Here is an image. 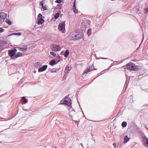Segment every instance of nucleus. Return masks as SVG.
I'll use <instances>...</instances> for the list:
<instances>
[{
	"label": "nucleus",
	"mask_w": 148,
	"mask_h": 148,
	"mask_svg": "<svg viewBox=\"0 0 148 148\" xmlns=\"http://www.w3.org/2000/svg\"><path fill=\"white\" fill-rule=\"evenodd\" d=\"M0 43L3 45H5L7 43V42L6 41H1Z\"/></svg>",
	"instance_id": "c756f323"
},
{
	"label": "nucleus",
	"mask_w": 148,
	"mask_h": 148,
	"mask_svg": "<svg viewBox=\"0 0 148 148\" xmlns=\"http://www.w3.org/2000/svg\"><path fill=\"white\" fill-rule=\"evenodd\" d=\"M72 110L73 111V112H75V111H74L73 109H72Z\"/></svg>",
	"instance_id": "79ce46f5"
},
{
	"label": "nucleus",
	"mask_w": 148,
	"mask_h": 148,
	"mask_svg": "<svg viewBox=\"0 0 148 148\" xmlns=\"http://www.w3.org/2000/svg\"><path fill=\"white\" fill-rule=\"evenodd\" d=\"M27 99H25V100H23V103L25 104V103H26L27 102Z\"/></svg>",
	"instance_id": "f704fd0d"
},
{
	"label": "nucleus",
	"mask_w": 148,
	"mask_h": 148,
	"mask_svg": "<svg viewBox=\"0 0 148 148\" xmlns=\"http://www.w3.org/2000/svg\"><path fill=\"white\" fill-rule=\"evenodd\" d=\"M142 138L144 145L148 147V138L145 136L143 137Z\"/></svg>",
	"instance_id": "1a4fd4ad"
},
{
	"label": "nucleus",
	"mask_w": 148,
	"mask_h": 148,
	"mask_svg": "<svg viewBox=\"0 0 148 148\" xmlns=\"http://www.w3.org/2000/svg\"><path fill=\"white\" fill-rule=\"evenodd\" d=\"M7 14L3 12L0 13V24L3 23L6 17Z\"/></svg>",
	"instance_id": "423d86ee"
},
{
	"label": "nucleus",
	"mask_w": 148,
	"mask_h": 148,
	"mask_svg": "<svg viewBox=\"0 0 148 148\" xmlns=\"http://www.w3.org/2000/svg\"><path fill=\"white\" fill-rule=\"evenodd\" d=\"M47 67V65H44L38 69L39 72H41L45 70Z\"/></svg>",
	"instance_id": "9d476101"
},
{
	"label": "nucleus",
	"mask_w": 148,
	"mask_h": 148,
	"mask_svg": "<svg viewBox=\"0 0 148 148\" xmlns=\"http://www.w3.org/2000/svg\"><path fill=\"white\" fill-rule=\"evenodd\" d=\"M146 92H148V91H147V89H146Z\"/></svg>",
	"instance_id": "a19ab883"
},
{
	"label": "nucleus",
	"mask_w": 148,
	"mask_h": 148,
	"mask_svg": "<svg viewBox=\"0 0 148 148\" xmlns=\"http://www.w3.org/2000/svg\"><path fill=\"white\" fill-rule=\"evenodd\" d=\"M111 0V1H114V0Z\"/></svg>",
	"instance_id": "a18cd8bd"
},
{
	"label": "nucleus",
	"mask_w": 148,
	"mask_h": 148,
	"mask_svg": "<svg viewBox=\"0 0 148 148\" xmlns=\"http://www.w3.org/2000/svg\"><path fill=\"white\" fill-rule=\"evenodd\" d=\"M41 18H38L37 19V24L39 25L42 24L45 21L44 20Z\"/></svg>",
	"instance_id": "9b49d317"
},
{
	"label": "nucleus",
	"mask_w": 148,
	"mask_h": 148,
	"mask_svg": "<svg viewBox=\"0 0 148 148\" xmlns=\"http://www.w3.org/2000/svg\"><path fill=\"white\" fill-rule=\"evenodd\" d=\"M145 72H144V71H143V72H139V75H138L137 76H139L140 75H144L145 74Z\"/></svg>",
	"instance_id": "c85d7f7f"
},
{
	"label": "nucleus",
	"mask_w": 148,
	"mask_h": 148,
	"mask_svg": "<svg viewBox=\"0 0 148 148\" xmlns=\"http://www.w3.org/2000/svg\"><path fill=\"white\" fill-rule=\"evenodd\" d=\"M6 22L9 25H11L12 24L11 21L8 19H6Z\"/></svg>",
	"instance_id": "412c9836"
},
{
	"label": "nucleus",
	"mask_w": 148,
	"mask_h": 148,
	"mask_svg": "<svg viewBox=\"0 0 148 148\" xmlns=\"http://www.w3.org/2000/svg\"><path fill=\"white\" fill-rule=\"evenodd\" d=\"M71 112H69V114H71Z\"/></svg>",
	"instance_id": "37998d69"
},
{
	"label": "nucleus",
	"mask_w": 148,
	"mask_h": 148,
	"mask_svg": "<svg viewBox=\"0 0 148 148\" xmlns=\"http://www.w3.org/2000/svg\"><path fill=\"white\" fill-rule=\"evenodd\" d=\"M40 17H41V18H45L44 16H42V14H41L40 13L38 14V18H39Z\"/></svg>",
	"instance_id": "473e14b6"
},
{
	"label": "nucleus",
	"mask_w": 148,
	"mask_h": 148,
	"mask_svg": "<svg viewBox=\"0 0 148 148\" xmlns=\"http://www.w3.org/2000/svg\"><path fill=\"white\" fill-rule=\"evenodd\" d=\"M12 34L13 35H19L20 36L21 35V33L20 32H18V33H14Z\"/></svg>",
	"instance_id": "7c9ffc66"
},
{
	"label": "nucleus",
	"mask_w": 148,
	"mask_h": 148,
	"mask_svg": "<svg viewBox=\"0 0 148 148\" xmlns=\"http://www.w3.org/2000/svg\"><path fill=\"white\" fill-rule=\"evenodd\" d=\"M71 99L67 96H66L64 100L60 101V104H64L69 106L71 104Z\"/></svg>",
	"instance_id": "20e7f679"
},
{
	"label": "nucleus",
	"mask_w": 148,
	"mask_h": 148,
	"mask_svg": "<svg viewBox=\"0 0 148 148\" xmlns=\"http://www.w3.org/2000/svg\"><path fill=\"white\" fill-rule=\"evenodd\" d=\"M4 30L3 28L0 27V33L3 32Z\"/></svg>",
	"instance_id": "c9c22d12"
},
{
	"label": "nucleus",
	"mask_w": 148,
	"mask_h": 148,
	"mask_svg": "<svg viewBox=\"0 0 148 148\" xmlns=\"http://www.w3.org/2000/svg\"><path fill=\"white\" fill-rule=\"evenodd\" d=\"M22 99L23 100H25V97H22Z\"/></svg>",
	"instance_id": "4c0bfd02"
},
{
	"label": "nucleus",
	"mask_w": 148,
	"mask_h": 148,
	"mask_svg": "<svg viewBox=\"0 0 148 148\" xmlns=\"http://www.w3.org/2000/svg\"><path fill=\"white\" fill-rule=\"evenodd\" d=\"M89 68H88L87 69L85 70L82 73L84 75L85 74H87L89 72H90L94 70H96L97 69H95L93 66V64H90V63H89L88 65Z\"/></svg>",
	"instance_id": "39448f33"
},
{
	"label": "nucleus",
	"mask_w": 148,
	"mask_h": 148,
	"mask_svg": "<svg viewBox=\"0 0 148 148\" xmlns=\"http://www.w3.org/2000/svg\"><path fill=\"white\" fill-rule=\"evenodd\" d=\"M60 69V67L59 68H54L51 70V73H56Z\"/></svg>",
	"instance_id": "ddd939ff"
},
{
	"label": "nucleus",
	"mask_w": 148,
	"mask_h": 148,
	"mask_svg": "<svg viewBox=\"0 0 148 148\" xmlns=\"http://www.w3.org/2000/svg\"><path fill=\"white\" fill-rule=\"evenodd\" d=\"M3 49H4V46L3 45H0V53Z\"/></svg>",
	"instance_id": "a878e982"
},
{
	"label": "nucleus",
	"mask_w": 148,
	"mask_h": 148,
	"mask_svg": "<svg viewBox=\"0 0 148 148\" xmlns=\"http://www.w3.org/2000/svg\"><path fill=\"white\" fill-rule=\"evenodd\" d=\"M127 125V123L125 121H123L121 124V126L123 127H126Z\"/></svg>",
	"instance_id": "6ab92c4d"
},
{
	"label": "nucleus",
	"mask_w": 148,
	"mask_h": 148,
	"mask_svg": "<svg viewBox=\"0 0 148 148\" xmlns=\"http://www.w3.org/2000/svg\"><path fill=\"white\" fill-rule=\"evenodd\" d=\"M65 21H62L60 23L58 26V29L60 31H62L65 28Z\"/></svg>",
	"instance_id": "0eeeda50"
},
{
	"label": "nucleus",
	"mask_w": 148,
	"mask_h": 148,
	"mask_svg": "<svg viewBox=\"0 0 148 148\" xmlns=\"http://www.w3.org/2000/svg\"><path fill=\"white\" fill-rule=\"evenodd\" d=\"M55 148H57V147H55Z\"/></svg>",
	"instance_id": "c03bdc74"
},
{
	"label": "nucleus",
	"mask_w": 148,
	"mask_h": 148,
	"mask_svg": "<svg viewBox=\"0 0 148 148\" xmlns=\"http://www.w3.org/2000/svg\"><path fill=\"white\" fill-rule=\"evenodd\" d=\"M91 29H89L88 30L87 33L88 36L91 34Z\"/></svg>",
	"instance_id": "5701e85b"
},
{
	"label": "nucleus",
	"mask_w": 148,
	"mask_h": 148,
	"mask_svg": "<svg viewBox=\"0 0 148 148\" xmlns=\"http://www.w3.org/2000/svg\"><path fill=\"white\" fill-rule=\"evenodd\" d=\"M57 62H56V61L54 59H53L50 61L49 62V64L51 66H53L54 65L57 64Z\"/></svg>",
	"instance_id": "f8f14e48"
},
{
	"label": "nucleus",
	"mask_w": 148,
	"mask_h": 148,
	"mask_svg": "<svg viewBox=\"0 0 148 148\" xmlns=\"http://www.w3.org/2000/svg\"><path fill=\"white\" fill-rule=\"evenodd\" d=\"M50 54L51 55H52L54 57H56V54L53 51L50 52Z\"/></svg>",
	"instance_id": "393cba45"
},
{
	"label": "nucleus",
	"mask_w": 148,
	"mask_h": 148,
	"mask_svg": "<svg viewBox=\"0 0 148 148\" xmlns=\"http://www.w3.org/2000/svg\"><path fill=\"white\" fill-rule=\"evenodd\" d=\"M130 140V138L127 137V136H125L124 138V140L123 141V143H127Z\"/></svg>",
	"instance_id": "dca6fc26"
},
{
	"label": "nucleus",
	"mask_w": 148,
	"mask_h": 148,
	"mask_svg": "<svg viewBox=\"0 0 148 148\" xmlns=\"http://www.w3.org/2000/svg\"><path fill=\"white\" fill-rule=\"evenodd\" d=\"M124 69H127L130 71H137L138 68L134 64L132 63H129L126 65L122 67Z\"/></svg>",
	"instance_id": "7ed1b4c3"
},
{
	"label": "nucleus",
	"mask_w": 148,
	"mask_h": 148,
	"mask_svg": "<svg viewBox=\"0 0 148 148\" xmlns=\"http://www.w3.org/2000/svg\"><path fill=\"white\" fill-rule=\"evenodd\" d=\"M42 64L41 62H37L35 63L34 66L35 67L38 68L40 67Z\"/></svg>",
	"instance_id": "a211bd4d"
},
{
	"label": "nucleus",
	"mask_w": 148,
	"mask_h": 148,
	"mask_svg": "<svg viewBox=\"0 0 148 148\" xmlns=\"http://www.w3.org/2000/svg\"><path fill=\"white\" fill-rule=\"evenodd\" d=\"M113 145H114V148H115L116 147V145L114 143L113 144Z\"/></svg>",
	"instance_id": "58836bf2"
},
{
	"label": "nucleus",
	"mask_w": 148,
	"mask_h": 148,
	"mask_svg": "<svg viewBox=\"0 0 148 148\" xmlns=\"http://www.w3.org/2000/svg\"><path fill=\"white\" fill-rule=\"evenodd\" d=\"M75 1L73 3V12H74L75 14H76L77 12V10L76 9V7L75 6Z\"/></svg>",
	"instance_id": "2eb2a0df"
},
{
	"label": "nucleus",
	"mask_w": 148,
	"mask_h": 148,
	"mask_svg": "<svg viewBox=\"0 0 148 148\" xmlns=\"http://www.w3.org/2000/svg\"><path fill=\"white\" fill-rule=\"evenodd\" d=\"M57 6L58 7V8L60 9L61 8L62 6V5L61 4H60L57 5Z\"/></svg>",
	"instance_id": "bb28decb"
},
{
	"label": "nucleus",
	"mask_w": 148,
	"mask_h": 148,
	"mask_svg": "<svg viewBox=\"0 0 148 148\" xmlns=\"http://www.w3.org/2000/svg\"><path fill=\"white\" fill-rule=\"evenodd\" d=\"M69 66H68V65H67L66 66V67L64 71L66 73H68L67 70H68L69 71Z\"/></svg>",
	"instance_id": "4be33fe9"
},
{
	"label": "nucleus",
	"mask_w": 148,
	"mask_h": 148,
	"mask_svg": "<svg viewBox=\"0 0 148 148\" xmlns=\"http://www.w3.org/2000/svg\"><path fill=\"white\" fill-rule=\"evenodd\" d=\"M59 15H60V14L59 13H56L55 15V16H54L55 18L56 19H58L59 16Z\"/></svg>",
	"instance_id": "aec40b11"
},
{
	"label": "nucleus",
	"mask_w": 148,
	"mask_h": 148,
	"mask_svg": "<svg viewBox=\"0 0 148 148\" xmlns=\"http://www.w3.org/2000/svg\"><path fill=\"white\" fill-rule=\"evenodd\" d=\"M17 51V49L14 48L9 50L8 54L12 59L14 60L22 56V53L21 52H18L17 53H16Z\"/></svg>",
	"instance_id": "f03ea898"
},
{
	"label": "nucleus",
	"mask_w": 148,
	"mask_h": 148,
	"mask_svg": "<svg viewBox=\"0 0 148 148\" xmlns=\"http://www.w3.org/2000/svg\"><path fill=\"white\" fill-rule=\"evenodd\" d=\"M148 12V7L144 9V13L146 14Z\"/></svg>",
	"instance_id": "cd10ccee"
},
{
	"label": "nucleus",
	"mask_w": 148,
	"mask_h": 148,
	"mask_svg": "<svg viewBox=\"0 0 148 148\" xmlns=\"http://www.w3.org/2000/svg\"><path fill=\"white\" fill-rule=\"evenodd\" d=\"M43 1H42L40 2V5L42 7H43L44 5L43 3Z\"/></svg>",
	"instance_id": "72a5a7b5"
},
{
	"label": "nucleus",
	"mask_w": 148,
	"mask_h": 148,
	"mask_svg": "<svg viewBox=\"0 0 148 148\" xmlns=\"http://www.w3.org/2000/svg\"><path fill=\"white\" fill-rule=\"evenodd\" d=\"M60 56H59L58 58L59 59V60H58V61L57 62V63H58L59 62H60V60H61V59L60 58Z\"/></svg>",
	"instance_id": "e433bc0d"
},
{
	"label": "nucleus",
	"mask_w": 148,
	"mask_h": 148,
	"mask_svg": "<svg viewBox=\"0 0 148 148\" xmlns=\"http://www.w3.org/2000/svg\"><path fill=\"white\" fill-rule=\"evenodd\" d=\"M62 2V0H56V2L58 3H60Z\"/></svg>",
	"instance_id": "2f4dec72"
},
{
	"label": "nucleus",
	"mask_w": 148,
	"mask_h": 148,
	"mask_svg": "<svg viewBox=\"0 0 148 148\" xmlns=\"http://www.w3.org/2000/svg\"><path fill=\"white\" fill-rule=\"evenodd\" d=\"M19 48L23 52H25L26 51L27 49V46H25L23 47H20Z\"/></svg>",
	"instance_id": "4468645a"
},
{
	"label": "nucleus",
	"mask_w": 148,
	"mask_h": 148,
	"mask_svg": "<svg viewBox=\"0 0 148 148\" xmlns=\"http://www.w3.org/2000/svg\"><path fill=\"white\" fill-rule=\"evenodd\" d=\"M69 53V51L68 49H66L64 53V56L65 58H67Z\"/></svg>",
	"instance_id": "f3484780"
},
{
	"label": "nucleus",
	"mask_w": 148,
	"mask_h": 148,
	"mask_svg": "<svg viewBox=\"0 0 148 148\" xmlns=\"http://www.w3.org/2000/svg\"><path fill=\"white\" fill-rule=\"evenodd\" d=\"M102 59H105V60L108 59V58H102Z\"/></svg>",
	"instance_id": "ea45409f"
},
{
	"label": "nucleus",
	"mask_w": 148,
	"mask_h": 148,
	"mask_svg": "<svg viewBox=\"0 0 148 148\" xmlns=\"http://www.w3.org/2000/svg\"><path fill=\"white\" fill-rule=\"evenodd\" d=\"M52 50L55 51H58L61 49L60 47L56 44L53 45V48H52Z\"/></svg>",
	"instance_id": "6e6552de"
},
{
	"label": "nucleus",
	"mask_w": 148,
	"mask_h": 148,
	"mask_svg": "<svg viewBox=\"0 0 148 148\" xmlns=\"http://www.w3.org/2000/svg\"><path fill=\"white\" fill-rule=\"evenodd\" d=\"M41 10L42 11H44L47 10V8L45 6L43 5V7H42Z\"/></svg>",
	"instance_id": "b1692460"
},
{
	"label": "nucleus",
	"mask_w": 148,
	"mask_h": 148,
	"mask_svg": "<svg viewBox=\"0 0 148 148\" xmlns=\"http://www.w3.org/2000/svg\"><path fill=\"white\" fill-rule=\"evenodd\" d=\"M83 34L82 30H74L70 34L69 39L74 41L77 40L82 38Z\"/></svg>",
	"instance_id": "f257e3e1"
}]
</instances>
